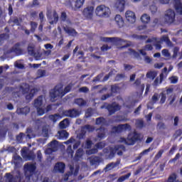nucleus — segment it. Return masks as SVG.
Returning a JSON list of instances; mask_svg holds the SVG:
<instances>
[{
    "instance_id": "1",
    "label": "nucleus",
    "mask_w": 182,
    "mask_h": 182,
    "mask_svg": "<svg viewBox=\"0 0 182 182\" xmlns=\"http://www.w3.org/2000/svg\"><path fill=\"white\" fill-rule=\"evenodd\" d=\"M72 90V87L70 85H68L63 89L62 87H59L56 85L52 92H50V97L51 100H55L57 97H63L66 93H69Z\"/></svg>"
},
{
    "instance_id": "2",
    "label": "nucleus",
    "mask_w": 182,
    "mask_h": 182,
    "mask_svg": "<svg viewBox=\"0 0 182 182\" xmlns=\"http://www.w3.org/2000/svg\"><path fill=\"white\" fill-rule=\"evenodd\" d=\"M127 139V146H133L136 144V141H141L143 136L141 134L134 132L133 134H129Z\"/></svg>"
},
{
    "instance_id": "3",
    "label": "nucleus",
    "mask_w": 182,
    "mask_h": 182,
    "mask_svg": "<svg viewBox=\"0 0 182 182\" xmlns=\"http://www.w3.org/2000/svg\"><path fill=\"white\" fill-rule=\"evenodd\" d=\"M109 13L110 9L105 5H100L95 9L97 16H100V18H109Z\"/></svg>"
},
{
    "instance_id": "4",
    "label": "nucleus",
    "mask_w": 182,
    "mask_h": 182,
    "mask_svg": "<svg viewBox=\"0 0 182 182\" xmlns=\"http://www.w3.org/2000/svg\"><path fill=\"white\" fill-rule=\"evenodd\" d=\"M102 109H106L109 112V114H114L116 112H119L121 107L119 104L116 102H112L111 104L105 103V105L102 107Z\"/></svg>"
},
{
    "instance_id": "5",
    "label": "nucleus",
    "mask_w": 182,
    "mask_h": 182,
    "mask_svg": "<svg viewBox=\"0 0 182 182\" xmlns=\"http://www.w3.org/2000/svg\"><path fill=\"white\" fill-rule=\"evenodd\" d=\"M164 21L166 23H173L176 21V12L171 9H168L164 16Z\"/></svg>"
},
{
    "instance_id": "6",
    "label": "nucleus",
    "mask_w": 182,
    "mask_h": 182,
    "mask_svg": "<svg viewBox=\"0 0 182 182\" xmlns=\"http://www.w3.org/2000/svg\"><path fill=\"white\" fill-rule=\"evenodd\" d=\"M95 148H92L87 151V154H88L89 155L96 154L99 151V150H102V149H105V147H106V143H105L104 141L97 142V144H95Z\"/></svg>"
},
{
    "instance_id": "7",
    "label": "nucleus",
    "mask_w": 182,
    "mask_h": 182,
    "mask_svg": "<svg viewBox=\"0 0 182 182\" xmlns=\"http://www.w3.org/2000/svg\"><path fill=\"white\" fill-rule=\"evenodd\" d=\"M63 114L65 116V117H71L73 119L75 117H79L80 116V112L79 109H72L63 111Z\"/></svg>"
},
{
    "instance_id": "8",
    "label": "nucleus",
    "mask_w": 182,
    "mask_h": 182,
    "mask_svg": "<svg viewBox=\"0 0 182 182\" xmlns=\"http://www.w3.org/2000/svg\"><path fill=\"white\" fill-rule=\"evenodd\" d=\"M132 127L129 124H121L112 127L114 133H122L124 130H130Z\"/></svg>"
},
{
    "instance_id": "9",
    "label": "nucleus",
    "mask_w": 182,
    "mask_h": 182,
    "mask_svg": "<svg viewBox=\"0 0 182 182\" xmlns=\"http://www.w3.org/2000/svg\"><path fill=\"white\" fill-rule=\"evenodd\" d=\"M95 11V7L93 6H88L84 9L82 11V15L87 18V19H92L93 18V12Z\"/></svg>"
},
{
    "instance_id": "10",
    "label": "nucleus",
    "mask_w": 182,
    "mask_h": 182,
    "mask_svg": "<svg viewBox=\"0 0 182 182\" xmlns=\"http://www.w3.org/2000/svg\"><path fill=\"white\" fill-rule=\"evenodd\" d=\"M27 50L28 55H30V56H33L36 60H39V59H41L42 55L38 51L36 52L34 47L28 46Z\"/></svg>"
},
{
    "instance_id": "11",
    "label": "nucleus",
    "mask_w": 182,
    "mask_h": 182,
    "mask_svg": "<svg viewBox=\"0 0 182 182\" xmlns=\"http://www.w3.org/2000/svg\"><path fill=\"white\" fill-rule=\"evenodd\" d=\"M134 86L139 92V93H143L144 92V84H141V78H137L134 82Z\"/></svg>"
},
{
    "instance_id": "12",
    "label": "nucleus",
    "mask_w": 182,
    "mask_h": 182,
    "mask_svg": "<svg viewBox=\"0 0 182 182\" xmlns=\"http://www.w3.org/2000/svg\"><path fill=\"white\" fill-rule=\"evenodd\" d=\"M65 168H66V165L63 162H58L54 166V171L56 173H60L61 174L65 173Z\"/></svg>"
},
{
    "instance_id": "13",
    "label": "nucleus",
    "mask_w": 182,
    "mask_h": 182,
    "mask_svg": "<svg viewBox=\"0 0 182 182\" xmlns=\"http://www.w3.org/2000/svg\"><path fill=\"white\" fill-rule=\"evenodd\" d=\"M125 17L129 23H134L136 22V14L132 11H127L125 13Z\"/></svg>"
},
{
    "instance_id": "14",
    "label": "nucleus",
    "mask_w": 182,
    "mask_h": 182,
    "mask_svg": "<svg viewBox=\"0 0 182 182\" xmlns=\"http://www.w3.org/2000/svg\"><path fill=\"white\" fill-rule=\"evenodd\" d=\"M48 19L50 21V25H53L54 23H58V21H59V15L56 11H53V16L47 15Z\"/></svg>"
},
{
    "instance_id": "15",
    "label": "nucleus",
    "mask_w": 182,
    "mask_h": 182,
    "mask_svg": "<svg viewBox=\"0 0 182 182\" xmlns=\"http://www.w3.org/2000/svg\"><path fill=\"white\" fill-rule=\"evenodd\" d=\"M63 31L69 35V36H77V31L75 28H73L71 27H69L68 26L63 27Z\"/></svg>"
},
{
    "instance_id": "16",
    "label": "nucleus",
    "mask_w": 182,
    "mask_h": 182,
    "mask_svg": "<svg viewBox=\"0 0 182 182\" xmlns=\"http://www.w3.org/2000/svg\"><path fill=\"white\" fill-rule=\"evenodd\" d=\"M114 22L118 28H123V26H124V19L120 14H117L115 16Z\"/></svg>"
},
{
    "instance_id": "17",
    "label": "nucleus",
    "mask_w": 182,
    "mask_h": 182,
    "mask_svg": "<svg viewBox=\"0 0 182 182\" xmlns=\"http://www.w3.org/2000/svg\"><path fill=\"white\" fill-rule=\"evenodd\" d=\"M58 143H59V141H58L56 139L50 141L48 144V146H49V147H51V148H48L47 149V151H48V153H53L54 151H56V149L58 147Z\"/></svg>"
},
{
    "instance_id": "18",
    "label": "nucleus",
    "mask_w": 182,
    "mask_h": 182,
    "mask_svg": "<svg viewBox=\"0 0 182 182\" xmlns=\"http://www.w3.org/2000/svg\"><path fill=\"white\" fill-rule=\"evenodd\" d=\"M174 1V9L177 14L182 15V3L181 0H173Z\"/></svg>"
},
{
    "instance_id": "19",
    "label": "nucleus",
    "mask_w": 182,
    "mask_h": 182,
    "mask_svg": "<svg viewBox=\"0 0 182 182\" xmlns=\"http://www.w3.org/2000/svg\"><path fill=\"white\" fill-rule=\"evenodd\" d=\"M120 164V161L117 160L116 162H112L108 164L105 168H104V170L105 171H109V170H113V168H116V167H117V166H119Z\"/></svg>"
},
{
    "instance_id": "20",
    "label": "nucleus",
    "mask_w": 182,
    "mask_h": 182,
    "mask_svg": "<svg viewBox=\"0 0 182 182\" xmlns=\"http://www.w3.org/2000/svg\"><path fill=\"white\" fill-rule=\"evenodd\" d=\"M29 112H31V108L26 106L22 108H17L16 113H17V114H24L25 116H26V114H28Z\"/></svg>"
},
{
    "instance_id": "21",
    "label": "nucleus",
    "mask_w": 182,
    "mask_h": 182,
    "mask_svg": "<svg viewBox=\"0 0 182 182\" xmlns=\"http://www.w3.org/2000/svg\"><path fill=\"white\" fill-rule=\"evenodd\" d=\"M24 168L26 170V171L33 173L36 170V165L35 164H26L24 165Z\"/></svg>"
},
{
    "instance_id": "22",
    "label": "nucleus",
    "mask_w": 182,
    "mask_h": 182,
    "mask_svg": "<svg viewBox=\"0 0 182 182\" xmlns=\"http://www.w3.org/2000/svg\"><path fill=\"white\" fill-rule=\"evenodd\" d=\"M58 140H66V139L69 137V134L65 129L58 131Z\"/></svg>"
},
{
    "instance_id": "23",
    "label": "nucleus",
    "mask_w": 182,
    "mask_h": 182,
    "mask_svg": "<svg viewBox=\"0 0 182 182\" xmlns=\"http://www.w3.org/2000/svg\"><path fill=\"white\" fill-rule=\"evenodd\" d=\"M90 161L91 166H99V164L103 161V159L100 156H94L90 159Z\"/></svg>"
},
{
    "instance_id": "24",
    "label": "nucleus",
    "mask_w": 182,
    "mask_h": 182,
    "mask_svg": "<svg viewBox=\"0 0 182 182\" xmlns=\"http://www.w3.org/2000/svg\"><path fill=\"white\" fill-rule=\"evenodd\" d=\"M126 6V1L124 0H119L118 3L116 4V8L119 12H123Z\"/></svg>"
},
{
    "instance_id": "25",
    "label": "nucleus",
    "mask_w": 182,
    "mask_h": 182,
    "mask_svg": "<svg viewBox=\"0 0 182 182\" xmlns=\"http://www.w3.org/2000/svg\"><path fill=\"white\" fill-rule=\"evenodd\" d=\"M97 130H99L100 132L97 133V137L98 139H100V140H102V139H105L106 137V129L103 127H100Z\"/></svg>"
},
{
    "instance_id": "26",
    "label": "nucleus",
    "mask_w": 182,
    "mask_h": 182,
    "mask_svg": "<svg viewBox=\"0 0 182 182\" xmlns=\"http://www.w3.org/2000/svg\"><path fill=\"white\" fill-rule=\"evenodd\" d=\"M153 150V148L149 147L147 149L144 150L142 152H141L138 156H136L135 158V161H139V160H141V158L143 157V156H146L147 154H149V153H150V151H151Z\"/></svg>"
},
{
    "instance_id": "27",
    "label": "nucleus",
    "mask_w": 182,
    "mask_h": 182,
    "mask_svg": "<svg viewBox=\"0 0 182 182\" xmlns=\"http://www.w3.org/2000/svg\"><path fill=\"white\" fill-rule=\"evenodd\" d=\"M42 105H43V96L40 95L38 97L37 99L34 100V107H36V109L38 107H41Z\"/></svg>"
},
{
    "instance_id": "28",
    "label": "nucleus",
    "mask_w": 182,
    "mask_h": 182,
    "mask_svg": "<svg viewBox=\"0 0 182 182\" xmlns=\"http://www.w3.org/2000/svg\"><path fill=\"white\" fill-rule=\"evenodd\" d=\"M117 151H119V148H117L116 146L114 148L110 147L108 159H113L114 156H116V153H117Z\"/></svg>"
},
{
    "instance_id": "29",
    "label": "nucleus",
    "mask_w": 182,
    "mask_h": 182,
    "mask_svg": "<svg viewBox=\"0 0 182 182\" xmlns=\"http://www.w3.org/2000/svg\"><path fill=\"white\" fill-rule=\"evenodd\" d=\"M69 124H70L69 119L65 118L59 123L60 129H66L69 127Z\"/></svg>"
},
{
    "instance_id": "30",
    "label": "nucleus",
    "mask_w": 182,
    "mask_h": 182,
    "mask_svg": "<svg viewBox=\"0 0 182 182\" xmlns=\"http://www.w3.org/2000/svg\"><path fill=\"white\" fill-rule=\"evenodd\" d=\"M83 4H85V0H76L75 2V8L71 6L72 9L76 11L77 9H80L82 6H83Z\"/></svg>"
},
{
    "instance_id": "31",
    "label": "nucleus",
    "mask_w": 182,
    "mask_h": 182,
    "mask_svg": "<svg viewBox=\"0 0 182 182\" xmlns=\"http://www.w3.org/2000/svg\"><path fill=\"white\" fill-rule=\"evenodd\" d=\"M83 156V149L82 148L78 149L76 151L75 155L74 156V159L76 161H79L80 160L81 157Z\"/></svg>"
},
{
    "instance_id": "32",
    "label": "nucleus",
    "mask_w": 182,
    "mask_h": 182,
    "mask_svg": "<svg viewBox=\"0 0 182 182\" xmlns=\"http://www.w3.org/2000/svg\"><path fill=\"white\" fill-rule=\"evenodd\" d=\"M141 21L142 23H144L145 25H147V23H149L151 21L150 16L147 14H144L141 16Z\"/></svg>"
},
{
    "instance_id": "33",
    "label": "nucleus",
    "mask_w": 182,
    "mask_h": 182,
    "mask_svg": "<svg viewBox=\"0 0 182 182\" xmlns=\"http://www.w3.org/2000/svg\"><path fill=\"white\" fill-rule=\"evenodd\" d=\"M95 124H97V126H105L106 124V119L102 117L97 118L95 120Z\"/></svg>"
},
{
    "instance_id": "34",
    "label": "nucleus",
    "mask_w": 182,
    "mask_h": 182,
    "mask_svg": "<svg viewBox=\"0 0 182 182\" xmlns=\"http://www.w3.org/2000/svg\"><path fill=\"white\" fill-rule=\"evenodd\" d=\"M50 120H52L53 123H56L58 120L60 119V115L59 114H51L49 116Z\"/></svg>"
},
{
    "instance_id": "35",
    "label": "nucleus",
    "mask_w": 182,
    "mask_h": 182,
    "mask_svg": "<svg viewBox=\"0 0 182 182\" xmlns=\"http://www.w3.org/2000/svg\"><path fill=\"white\" fill-rule=\"evenodd\" d=\"M132 38L136 39L137 41H146V39H147V36H139L137 34H133Z\"/></svg>"
},
{
    "instance_id": "36",
    "label": "nucleus",
    "mask_w": 182,
    "mask_h": 182,
    "mask_svg": "<svg viewBox=\"0 0 182 182\" xmlns=\"http://www.w3.org/2000/svg\"><path fill=\"white\" fill-rule=\"evenodd\" d=\"M75 105H77L78 106H85L86 101L83 100V98H77L75 100Z\"/></svg>"
},
{
    "instance_id": "37",
    "label": "nucleus",
    "mask_w": 182,
    "mask_h": 182,
    "mask_svg": "<svg viewBox=\"0 0 182 182\" xmlns=\"http://www.w3.org/2000/svg\"><path fill=\"white\" fill-rule=\"evenodd\" d=\"M30 26H31V32L32 33H35V31H36V28H38V23L35 21H31L30 22Z\"/></svg>"
},
{
    "instance_id": "38",
    "label": "nucleus",
    "mask_w": 182,
    "mask_h": 182,
    "mask_svg": "<svg viewBox=\"0 0 182 182\" xmlns=\"http://www.w3.org/2000/svg\"><path fill=\"white\" fill-rule=\"evenodd\" d=\"M160 41L166 42V43H167L168 46H171L172 45L171 41H170V38H168V36H162Z\"/></svg>"
},
{
    "instance_id": "39",
    "label": "nucleus",
    "mask_w": 182,
    "mask_h": 182,
    "mask_svg": "<svg viewBox=\"0 0 182 182\" xmlns=\"http://www.w3.org/2000/svg\"><path fill=\"white\" fill-rule=\"evenodd\" d=\"M35 96V89L31 90V92L26 95V100H32Z\"/></svg>"
},
{
    "instance_id": "40",
    "label": "nucleus",
    "mask_w": 182,
    "mask_h": 182,
    "mask_svg": "<svg viewBox=\"0 0 182 182\" xmlns=\"http://www.w3.org/2000/svg\"><path fill=\"white\" fill-rule=\"evenodd\" d=\"M156 76H157V74H156V73L153 71L148 72L146 73V77H148V79H151L152 80H154V79H156Z\"/></svg>"
},
{
    "instance_id": "41",
    "label": "nucleus",
    "mask_w": 182,
    "mask_h": 182,
    "mask_svg": "<svg viewBox=\"0 0 182 182\" xmlns=\"http://www.w3.org/2000/svg\"><path fill=\"white\" fill-rule=\"evenodd\" d=\"M159 96H161V100L159 102L160 105H164V103H166V100L167 99L166 94L164 92H161Z\"/></svg>"
},
{
    "instance_id": "42",
    "label": "nucleus",
    "mask_w": 182,
    "mask_h": 182,
    "mask_svg": "<svg viewBox=\"0 0 182 182\" xmlns=\"http://www.w3.org/2000/svg\"><path fill=\"white\" fill-rule=\"evenodd\" d=\"M176 180H177V175L173 173L168 178L167 182H175Z\"/></svg>"
},
{
    "instance_id": "43",
    "label": "nucleus",
    "mask_w": 182,
    "mask_h": 182,
    "mask_svg": "<svg viewBox=\"0 0 182 182\" xmlns=\"http://www.w3.org/2000/svg\"><path fill=\"white\" fill-rule=\"evenodd\" d=\"M129 177H130V173H127L126 175H124V176L119 177L117 179V182H123V181L127 180V178H129Z\"/></svg>"
},
{
    "instance_id": "44",
    "label": "nucleus",
    "mask_w": 182,
    "mask_h": 182,
    "mask_svg": "<svg viewBox=\"0 0 182 182\" xmlns=\"http://www.w3.org/2000/svg\"><path fill=\"white\" fill-rule=\"evenodd\" d=\"M160 97V95H159V93H154V95L151 97V101L153 103H157L159 102V98Z\"/></svg>"
},
{
    "instance_id": "45",
    "label": "nucleus",
    "mask_w": 182,
    "mask_h": 182,
    "mask_svg": "<svg viewBox=\"0 0 182 182\" xmlns=\"http://www.w3.org/2000/svg\"><path fill=\"white\" fill-rule=\"evenodd\" d=\"M163 153H164V149H160L156 154L154 159L159 160V159H161V156H163Z\"/></svg>"
},
{
    "instance_id": "46",
    "label": "nucleus",
    "mask_w": 182,
    "mask_h": 182,
    "mask_svg": "<svg viewBox=\"0 0 182 182\" xmlns=\"http://www.w3.org/2000/svg\"><path fill=\"white\" fill-rule=\"evenodd\" d=\"M36 109H37V114L38 116H43V114H45V109L41 107H38L36 108Z\"/></svg>"
},
{
    "instance_id": "47",
    "label": "nucleus",
    "mask_w": 182,
    "mask_h": 182,
    "mask_svg": "<svg viewBox=\"0 0 182 182\" xmlns=\"http://www.w3.org/2000/svg\"><path fill=\"white\" fill-rule=\"evenodd\" d=\"M129 51L131 52V54L133 55L136 59H139V58H140V53H139L137 51L134 50L132 48H129Z\"/></svg>"
},
{
    "instance_id": "48",
    "label": "nucleus",
    "mask_w": 182,
    "mask_h": 182,
    "mask_svg": "<svg viewBox=\"0 0 182 182\" xmlns=\"http://www.w3.org/2000/svg\"><path fill=\"white\" fill-rule=\"evenodd\" d=\"M114 123H120L122 122H126V120L124 119H123V117H122V116H116V117H114Z\"/></svg>"
},
{
    "instance_id": "49",
    "label": "nucleus",
    "mask_w": 182,
    "mask_h": 182,
    "mask_svg": "<svg viewBox=\"0 0 182 182\" xmlns=\"http://www.w3.org/2000/svg\"><path fill=\"white\" fill-rule=\"evenodd\" d=\"M82 129H85V130H87L88 132H95V128L92 125L86 124L84 127H82Z\"/></svg>"
},
{
    "instance_id": "50",
    "label": "nucleus",
    "mask_w": 182,
    "mask_h": 182,
    "mask_svg": "<svg viewBox=\"0 0 182 182\" xmlns=\"http://www.w3.org/2000/svg\"><path fill=\"white\" fill-rule=\"evenodd\" d=\"M105 75V74L103 73L97 75L94 79H93V82H100V80L102 79V77H103V76Z\"/></svg>"
},
{
    "instance_id": "51",
    "label": "nucleus",
    "mask_w": 182,
    "mask_h": 182,
    "mask_svg": "<svg viewBox=\"0 0 182 182\" xmlns=\"http://www.w3.org/2000/svg\"><path fill=\"white\" fill-rule=\"evenodd\" d=\"M169 80L171 81V83L176 85V83L178 82V78L176 76H171L169 77Z\"/></svg>"
},
{
    "instance_id": "52",
    "label": "nucleus",
    "mask_w": 182,
    "mask_h": 182,
    "mask_svg": "<svg viewBox=\"0 0 182 182\" xmlns=\"http://www.w3.org/2000/svg\"><path fill=\"white\" fill-rule=\"evenodd\" d=\"M176 99H177V96H176V95H172L170 96L169 97V105H171L174 103V102H176Z\"/></svg>"
},
{
    "instance_id": "53",
    "label": "nucleus",
    "mask_w": 182,
    "mask_h": 182,
    "mask_svg": "<svg viewBox=\"0 0 182 182\" xmlns=\"http://www.w3.org/2000/svg\"><path fill=\"white\" fill-rule=\"evenodd\" d=\"M85 146L87 149H92V146H93V141H92V140L87 139L85 142Z\"/></svg>"
},
{
    "instance_id": "54",
    "label": "nucleus",
    "mask_w": 182,
    "mask_h": 182,
    "mask_svg": "<svg viewBox=\"0 0 182 182\" xmlns=\"http://www.w3.org/2000/svg\"><path fill=\"white\" fill-rule=\"evenodd\" d=\"M60 19L63 22H65L66 19H68V14H66V12L63 11L61 13Z\"/></svg>"
},
{
    "instance_id": "55",
    "label": "nucleus",
    "mask_w": 182,
    "mask_h": 182,
    "mask_svg": "<svg viewBox=\"0 0 182 182\" xmlns=\"http://www.w3.org/2000/svg\"><path fill=\"white\" fill-rule=\"evenodd\" d=\"M12 52H15L16 53H22V49L15 48L14 49L9 50V53H12Z\"/></svg>"
},
{
    "instance_id": "56",
    "label": "nucleus",
    "mask_w": 182,
    "mask_h": 182,
    "mask_svg": "<svg viewBox=\"0 0 182 182\" xmlns=\"http://www.w3.org/2000/svg\"><path fill=\"white\" fill-rule=\"evenodd\" d=\"M113 75V71H110L107 75H106L103 80L102 82H107V80H109L110 76H112Z\"/></svg>"
},
{
    "instance_id": "57",
    "label": "nucleus",
    "mask_w": 182,
    "mask_h": 182,
    "mask_svg": "<svg viewBox=\"0 0 182 182\" xmlns=\"http://www.w3.org/2000/svg\"><path fill=\"white\" fill-rule=\"evenodd\" d=\"M149 9H150L152 15H154V14H156V12H157V6H156L154 5L150 6Z\"/></svg>"
},
{
    "instance_id": "58",
    "label": "nucleus",
    "mask_w": 182,
    "mask_h": 182,
    "mask_svg": "<svg viewBox=\"0 0 182 182\" xmlns=\"http://www.w3.org/2000/svg\"><path fill=\"white\" fill-rule=\"evenodd\" d=\"M93 116V112H92V109H87L85 112L86 119H89V117H92Z\"/></svg>"
},
{
    "instance_id": "59",
    "label": "nucleus",
    "mask_w": 182,
    "mask_h": 182,
    "mask_svg": "<svg viewBox=\"0 0 182 182\" xmlns=\"http://www.w3.org/2000/svg\"><path fill=\"white\" fill-rule=\"evenodd\" d=\"M116 39V38L105 37L103 38V41L105 42H115Z\"/></svg>"
},
{
    "instance_id": "60",
    "label": "nucleus",
    "mask_w": 182,
    "mask_h": 182,
    "mask_svg": "<svg viewBox=\"0 0 182 182\" xmlns=\"http://www.w3.org/2000/svg\"><path fill=\"white\" fill-rule=\"evenodd\" d=\"M119 86L117 85H112L111 86V92L112 93H117V91L119 90Z\"/></svg>"
},
{
    "instance_id": "61",
    "label": "nucleus",
    "mask_w": 182,
    "mask_h": 182,
    "mask_svg": "<svg viewBox=\"0 0 182 182\" xmlns=\"http://www.w3.org/2000/svg\"><path fill=\"white\" fill-rule=\"evenodd\" d=\"M79 92L80 93H87V92H89V89L87 88V87H81L79 89Z\"/></svg>"
},
{
    "instance_id": "62",
    "label": "nucleus",
    "mask_w": 182,
    "mask_h": 182,
    "mask_svg": "<svg viewBox=\"0 0 182 182\" xmlns=\"http://www.w3.org/2000/svg\"><path fill=\"white\" fill-rule=\"evenodd\" d=\"M136 125L138 126V127H139L140 129H142V127H144V122L141 119H139L136 122Z\"/></svg>"
},
{
    "instance_id": "63",
    "label": "nucleus",
    "mask_w": 182,
    "mask_h": 182,
    "mask_svg": "<svg viewBox=\"0 0 182 182\" xmlns=\"http://www.w3.org/2000/svg\"><path fill=\"white\" fill-rule=\"evenodd\" d=\"M178 50H180V48L178 47L173 48V58H177V55H178Z\"/></svg>"
},
{
    "instance_id": "64",
    "label": "nucleus",
    "mask_w": 182,
    "mask_h": 182,
    "mask_svg": "<svg viewBox=\"0 0 182 182\" xmlns=\"http://www.w3.org/2000/svg\"><path fill=\"white\" fill-rule=\"evenodd\" d=\"M125 76L126 75L124 74H117L115 79L116 80H120L122 79H124Z\"/></svg>"
}]
</instances>
